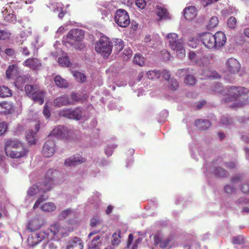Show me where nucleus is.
Masks as SVG:
<instances>
[{"instance_id":"ea45409f","label":"nucleus","mask_w":249,"mask_h":249,"mask_svg":"<svg viewBox=\"0 0 249 249\" xmlns=\"http://www.w3.org/2000/svg\"><path fill=\"white\" fill-rule=\"evenodd\" d=\"M132 54V51L129 48H125L123 52L122 58L124 60L127 61L128 60Z\"/></svg>"},{"instance_id":"774afa93","label":"nucleus","mask_w":249,"mask_h":249,"mask_svg":"<svg viewBox=\"0 0 249 249\" xmlns=\"http://www.w3.org/2000/svg\"><path fill=\"white\" fill-rule=\"evenodd\" d=\"M20 52L23 55H25L26 56H28L30 54V52H29V50L25 46H23V47H21Z\"/></svg>"},{"instance_id":"cd10ccee","label":"nucleus","mask_w":249,"mask_h":249,"mask_svg":"<svg viewBox=\"0 0 249 249\" xmlns=\"http://www.w3.org/2000/svg\"><path fill=\"white\" fill-rule=\"evenodd\" d=\"M54 81L56 85L59 88H67L68 84L67 81L61 77L59 75L55 76Z\"/></svg>"},{"instance_id":"393cba45","label":"nucleus","mask_w":249,"mask_h":249,"mask_svg":"<svg viewBox=\"0 0 249 249\" xmlns=\"http://www.w3.org/2000/svg\"><path fill=\"white\" fill-rule=\"evenodd\" d=\"M157 15L159 18L158 20L169 19V15L167 10L161 6L157 7Z\"/></svg>"},{"instance_id":"13d9d810","label":"nucleus","mask_w":249,"mask_h":249,"mask_svg":"<svg viewBox=\"0 0 249 249\" xmlns=\"http://www.w3.org/2000/svg\"><path fill=\"white\" fill-rule=\"evenodd\" d=\"M232 122V120L226 116H223L221 119V123L223 124L228 125Z\"/></svg>"},{"instance_id":"39448f33","label":"nucleus","mask_w":249,"mask_h":249,"mask_svg":"<svg viewBox=\"0 0 249 249\" xmlns=\"http://www.w3.org/2000/svg\"><path fill=\"white\" fill-rule=\"evenodd\" d=\"M112 47L110 40L105 36H101L95 45L96 52L104 57H108L112 52Z\"/></svg>"},{"instance_id":"ddd939ff","label":"nucleus","mask_w":249,"mask_h":249,"mask_svg":"<svg viewBox=\"0 0 249 249\" xmlns=\"http://www.w3.org/2000/svg\"><path fill=\"white\" fill-rule=\"evenodd\" d=\"M214 39L213 35L209 32L203 33L200 36V40L202 44L209 49H215Z\"/></svg>"},{"instance_id":"f8f14e48","label":"nucleus","mask_w":249,"mask_h":249,"mask_svg":"<svg viewBox=\"0 0 249 249\" xmlns=\"http://www.w3.org/2000/svg\"><path fill=\"white\" fill-rule=\"evenodd\" d=\"M206 172L208 173H212L214 176L219 177H225L228 175V172L225 169L218 167L215 163H211L206 168Z\"/></svg>"},{"instance_id":"9d476101","label":"nucleus","mask_w":249,"mask_h":249,"mask_svg":"<svg viewBox=\"0 0 249 249\" xmlns=\"http://www.w3.org/2000/svg\"><path fill=\"white\" fill-rule=\"evenodd\" d=\"M116 23L121 27H126L130 22L129 16L127 12L122 9L117 10L115 16Z\"/></svg>"},{"instance_id":"338daca9","label":"nucleus","mask_w":249,"mask_h":249,"mask_svg":"<svg viewBox=\"0 0 249 249\" xmlns=\"http://www.w3.org/2000/svg\"><path fill=\"white\" fill-rule=\"evenodd\" d=\"M43 114L46 118H49L50 116L51 113L46 106H44V109L43 110Z\"/></svg>"},{"instance_id":"58836bf2","label":"nucleus","mask_w":249,"mask_h":249,"mask_svg":"<svg viewBox=\"0 0 249 249\" xmlns=\"http://www.w3.org/2000/svg\"><path fill=\"white\" fill-rule=\"evenodd\" d=\"M196 80L195 77L194 75H191V74L187 75L185 77V79H184V82L187 85H195L196 83Z\"/></svg>"},{"instance_id":"7ed1b4c3","label":"nucleus","mask_w":249,"mask_h":249,"mask_svg":"<svg viewBox=\"0 0 249 249\" xmlns=\"http://www.w3.org/2000/svg\"><path fill=\"white\" fill-rule=\"evenodd\" d=\"M166 39L169 47L176 52L178 57L181 59L183 58L185 55V51L182 38H178L176 33H170L167 35Z\"/></svg>"},{"instance_id":"72a5a7b5","label":"nucleus","mask_w":249,"mask_h":249,"mask_svg":"<svg viewBox=\"0 0 249 249\" xmlns=\"http://www.w3.org/2000/svg\"><path fill=\"white\" fill-rule=\"evenodd\" d=\"M12 95V90L5 86L0 87V97L5 98Z\"/></svg>"},{"instance_id":"423d86ee","label":"nucleus","mask_w":249,"mask_h":249,"mask_svg":"<svg viewBox=\"0 0 249 249\" xmlns=\"http://www.w3.org/2000/svg\"><path fill=\"white\" fill-rule=\"evenodd\" d=\"M53 181L51 178H46L44 182H38L29 188L27 191L28 196H33L40 192L45 193L51 189Z\"/></svg>"},{"instance_id":"4be33fe9","label":"nucleus","mask_w":249,"mask_h":249,"mask_svg":"<svg viewBox=\"0 0 249 249\" xmlns=\"http://www.w3.org/2000/svg\"><path fill=\"white\" fill-rule=\"evenodd\" d=\"M184 15L186 19L192 20L194 19L197 15V11L196 7L190 6L186 8L184 11Z\"/></svg>"},{"instance_id":"864d4df0","label":"nucleus","mask_w":249,"mask_h":249,"mask_svg":"<svg viewBox=\"0 0 249 249\" xmlns=\"http://www.w3.org/2000/svg\"><path fill=\"white\" fill-rule=\"evenodd\" d=\"M10 34L4 30H0V40H5L8 38L10 36Z\"/></svg>"},{"instance_id":"e2e57ef3","label":"nucleus","mask_w":249,"mask_h":249,"mask_svg":"<svg viewBox=\"0 0 249 249\" xmlns=\"http://www.w3.org/2000/svg\"><path fill=\"white\" fill-rule=\"evenodd\" d=\"M242 179V178L241 176L237 175L232 178L231 181L233 184H236L241 181Z\"/></svg>"},{"instance_id":"4468645a","label":"nucleus","mask_w":249,"mask_h":249,"mask_svg":"<svg viewBox=\"0 0 249 249\" xmlns=\"http://www.w3.org/2000/svg\"><path fill=\"white\" fill-rule=\"evenodd\" d=\"M55 152V143L53 140H49L44 144L42 154L45 157H50Z\"/></svg>"},{"instance_id":"a211bd4d","label":"nucleus","mask_w":249,"mask_h":249,"mask_svg":"<svg viewBox=\"0 0 249 249\" xmlns=\"http://www.w3.org/2000/svg\"><path fill=\"white\" fill-rule=\"evenodd\" d=\"M46 233L43 231H39L36 233L35 237L33 236H29L28 238V243L30 246H34L40 242L45 237Z\"/></svg>"},{"instance_id":"e433bc0d","label":"nucleus","mask_w":249,"mask_h":249,"mask_svg":"<svg viewBox=\"0 0 249 249\" xmlns=\"http://www.w3.org/2000/svg\"><path fill=\"white\" fill-rule=\"evenodd\" d=\"M161 73L158 70L149 71L147 72V76L149 79H157L160 77Z\"/></svg>"},{"instance_id":"2f4dec72","label":"nucleus","mask_w":249,"mask_h":249,"mask_svg":"<svg viewBox=\"0 0 249 249\" xmlns=\"http://www.w3.org/2000/svg\"><path fill=\"white\" fill-rule=\"evenodd\" d=\"M41 209L42 211L46 212H51L56 209V206L53 203L46 202L41 205Z\"/></svg>"},{"instance_id":"1a4fd4ad","label":"nucleus","mask_w":249,"mask_h":249,"mask_svg":"<svg viewBox=\"0 0 249 249\" xmlns=\"http://www.w3.org/2000/svg\"><path fill=\"white\" fill-rule=\"evenodd\" d=\"M173 239V237L169 235L165 237L161 231L157 232L154 236V243L155 246H159L164 249L168 247Z\"/></svg>"},{"instance_id":"09e8293b","label":"nucleus","mask_w":249,"mask_h":249,"mask_svg":"<svg viewBox=\"0 0 249 249\" xmlns=\"http://www.w3.org/2000/svg\"><path fill=\"white\" fill-rule=\"evenodd\" d=\"M178 84L177 80L175 79H171L169 85V88L173 90H175L178 89Z\"/></svg>"},{"instance_id":"6e6552de","label":"nucleus","mask_w":249,"mask_h":249,"mask_svg":"<svg viewBox=\"0 0 249 249\" xmlns=\"http://www.w3.org/2000/svg\"><path fill=\"white\" fill-rule=\"evenodd\" d=\"M73 134V130L64 126H58L51 132L50 135L63 140H70Z\"/></svg>"},{"instance_id":"a19ab883","label":"nucleus","mask_w":249,"mask_h":249,"mask_svg":"<svg viewBox=\"0 0 249 249\" xmlns=\"http://www.w3.org/2000/svg\"><path fill=\"white\" fill-rule=\"evenodd\" d=\"M236 19L233 17H231L227 20V25L231 29H234L236 28Z\"/></svg>"},{"instance_id":"c756f323","label":"nucleus","mask_w":249,"mask_h":249,"mask_svg":"<svg viewBox=\"0 0 249 249\" xmlns=\"http://www.w3.org/2000/svg\"><path fill=\"white\" fill-rule=\"evenodd\" d=\"M38 89V87L36 85H27L25 87V92L30 98H31L32 96L34 95V93L36 92Z\"/></svg>"},{"instance_id":"5fc2aeb1","label":"nucleus","mask_w":249,"mask_h":249,"mask_svg":"<svg viewBox=\"0 0 249 249\" xmlns=\"http://www.w3.org/2000/svg\"><path fill=\"white\" fill-rule=\"evenodd\" d=\"M225 191L227 194H232L236 191V189L231 185H227L225 187Z\"/></svg>"},{"instance_id":"aec40b11","label":"nucleus","mask_w":249,"mask_h":249,"mask_svg":"<svg viewBox=\"0 0 249 249\" xmlns=\"http://www.w3.org/2000/svg\"><path fill=\"white\" fill-rule=\"evenodd\" d=\"M42 224V221L40 218H35L29 222L27 229L29 231L32 232L40 229Z\"/></svg>"},{"instance_id":"37998d69","label":"nucleus","mask_w":249,"mask_h":249,"mask_svg":"<svg viewBox=\"0 0 249 249\" xmlns=\"http://www.w3.org/2000/svg\"><path fill=\"white\" fill-rule=\"evenodd\" d=\"M58 63L62 67H69L70 64V62L68 59V57L64 56L59 58Z\"/></svg>"},{"instance_id":"7c9ffc66","label":"nucleus","mask_w":249,"mask_h":249,"mask_svg":"<svg viewBox=\"0 0 249 249\" xmlns=\"http://www.w3.org/2000/svg\"><path fill=\"white\" fill-rule=\"evenodd\" d=\"M101 245L100 236H96L89 246L88 249H99Z\"/></svg>"},{"instance_id":"052dcab7","label":"nucleus","mask_w":249,"mask_h":249,"mask_svg":"<svg viewBox=\"0 0 249 249\" xmlns=\"http://www.w3.org/2000/svg\"><path fill=\"white\" fill-rule=\"evenodd\" d=\"M162 76L165 79V80H169L170 76H171V74H170L169 71H168L166 70H164L162 71Z\"/></svg>"},{"instance_id":"f257e3e1","label":"nucleus","mask_w":249,"mask_h":249,"mask_svg":"<svg viewBox=\"0 0 249 249\" xmlns=\"http://www.w3.org/2000/svg\"><path fill=\"white\" fill-rule=\"evenodd\" d=\"M213 90L215 92L220 93L222 95L228 96L225 101V103H228L233 101L238 100L239 102L233 104L231 106L232 107H241L245 104L248 99V96L247 94L248 90L243 87H236L230 86L226 89H223L220 84H216Z\"/></svg>"},{"instance_id":"dca6fc26","label":"nucleus","mask_w":249,"mask_h":249,"mask_svg":"<svg viewBox=\"0 0 249 249\" xmlns=\"http://www.w3.org/2000/svg\"><path fill=\"white\" fill-rule=\"evenodd\" d=\"M85 160L80 155L76 154L66 159L65 161V165L66 166H73L78 164L85 162Z\"/></svg>"},{"instance_id":"0eeeda50","label":"nucleus","mask_w":249,"mask_h":249,"mask_svg":"<svg viewBox=\"0 0 249 249\" xmlns=\"http://www.w3.org/2000/svg\"><path fill=\"white\" fill-rule=\"evenodd\" d=\"M59 115L60 116L76 120L81 119L85 115L84 110L80 107H76L74 109L64 108L59 111Z\"/></svg>"},{"instance_id":"79ce46f5","label":"nucleus","mask_w":249,"mask_h":249,"mask_svg":"<svg viewBox=\"0 0 249 249\" xmlns=\"http://www.w3.org/2000/svg\"><path fill=\"white\" fill-rule=\"evenodd\" d=\"M218 23V19L216 17H213L211 18L208 23V28L211 29L216 27Z\"/></svg>"},{"instance_id":"a18cd8bd","label":"nucleus","mask_w":249,"mask_h":249,"mask_svg":"<svg viewBox=\"0 0 249 249\" xmlns=\"http://www.w3.org/2000/svg\"><path fill=\"white\" fill-rule=\"evenodd\" d=\"M232 242L234 244H243L245 243V239L243 236L238 235L232 238Z\"/></svg>"},{"instance_id":"f03ea898","label":"nucleus","mask_w":249,"mask_h":249,"mask_svg":"<svg viewBox=\"0 0 249 249\" xmlns=\"http://www.w3.org/2000/svg\"><path fill=\"white\" fill-rule=\"evenodd\" d=\"M6 155L11 158H19L25 156L27 152L23 144L17 140L8 139L4 143Z\"/></svg>"},{"instance_id":"9b49d317","label":"nucleus","mask_w":249,"mask_h":249,"mask_svg":"<svg viewBox=\"0 0 249 249\" xmlns=\"http://www.w3.org/2000/svg\"><path fill=\"white\" fill-rule=\"evenodd\" d=\"M72 229L70 227L61 228L58 224L56 223L51 225L47 230L46 232L48 235H50L51 237H53L59 233L64 236L65 234H67Z\"/></svg>"},{"instance_id":"f3484780","label":"nucleus","mask_w":249,"mask_h":249,"mask_svg":"<svg viewBox=\"0 0 249 249\" xmlns=\"http://www.w3.org/2000/svg\"><path fill=\"white\" fill-rule=\"evenodd\" d=\"M84 36V32L78 29H73L70 31L67 34L68 38L73 39L75 41H80Z\"/></svg>"},{"instance_id":"0e129e2a","label":"nucleus","mask_w":249,"mask_h":249,"mask_svg":"<svg viewBox=\"0 0 249 249\" xmlns=\"http://www.w3.org/2000/svg\"><path fill=\"white\" fill-rule=\"evenodd\" d=\"M210 74H207L208 78H218L220 77L218 73L215 71H211Z\"/></svg>"},{"instance_id":"6e6d98bb","label":"nucleus","mask_w":249,"mask_h":249,"mask_svg":"<svg viewBox=\"0 0 249 249\" xmlns=\"http://www.w3.org/2000/svg\"><path fill=\"white\" fill-rule=\"evenodd\" d=\"M70 99L71 102V103L70 105H73L74 104V102L79 101L80 99V98L79 96L77 95V94L75 93H72L71 94V98Z\"/></svg>"},{"instance_id":"f704fd0d","label":"nucleus","mask_w":249,"mask_h":249,"mask_svg":"<svg viewBox=\"0 0 249 249\" xmlns=\"http://www.w3.org/2000/svg\"><path fill=\"white\" fill-rule=\"evenodd\" d=\"M18 68L15 65H10L6 71V77L8 78H13V76L16 75Z\"/></svg>"},{"instance_id":"a878e982","label":"nucleus","mask_w":249,"mask_h":249,"mask_svg":"<svg viewBox=\"0 0 249 249\" xmlns=\"http://www.w3.org/2000/svg\"><path fill=\"white\" fill-rule=\"evenodd\" d=\"M24 65L31 69H36L40 67V63L37 58H28L24 61Z\"/></svg>"},{"instance_id":"c9c22d12","label":"nucleus","mask_w":249,"mask_h":249,"mask_svg":"<svg viewBox=\"0 0 249 249\" xmlns=\"http://www.w3.org/2000/svg\"><path fill=\"white\" fill-rule=\"evenodd\" d=\"M114 47L117 52L121 51L124 48V42L121 39L116 38L113 40Z\"/></svg>"},{"instance_id":"5701e85b","label":"nucleus","mask_w":249,"mask_h":249,"mask_svg":"<svg viewBox=\"0 0 249 249\" xmlns=\"http://www.w3.org/2000/svg\"><path fill=\"white\" fill-rule=\"evenodd\" d=\"M14 111V107L12 104L9 102H3L0 103V114H11Z\"/></svg>"},{"instance_id":"69168bd1","label":"nucleus","mask_w":249,"mask_h":249,"mask_svg":"<svg viewBox=\"0 0 249 249\" xmlns=\"http://www.w3.org/2000/svg\"><path fill=\"white\" fill-rule=\"evenodd\" d=\"M196 39L194 37H190L189 41V45L192 48H196L197 44L196 43Z\"/></svg>"},{"instance_id":"3c124183","label":"nucleus","mask_w":249,"mask_h":249,"mask_svg":"<svg viewBox=\"0 0 249 249\" xmlns=\"http://www.w3.org/2000/svg\"><path fill=\"white\" fill-rule=\"evenodd\" d=\"M117 145H108L107 148L105 149V153L107 156L111 155L112 153V150L117 147Z\"/></svg>"},{"instance_id":"6ab92c4d","label":"nucleus","mask_w":249,"mask_h":249,"mask_svg":"<svg viewBox=\"0 0 249 249\" xmlns=\"http://www.w3.org/2000/svg\"><path fill=\"white\" fill-rule=\"evenodd\" d=\"M71 103L70 99L67 95H63L55 99L53 101L54 106L60 107L63 106H67Z\"/></svg>"},{"instance_id":"de8ad7c7","label":"nucleus","mask_w":249,"mask_h":249,"mask_svg":"<svg viewBox=\"0 0 249 249\" xmlns=\"http://www.w3.org/2000/svg\"><path fill=\"white\" fill-rule=\"evenodd\" d=\"M73 76L76 78L79 82H84L86 79V76L80 72H75L73 73Z\"/></svg>"},{"instance_id":"4c0bfd02","label":"nucleus","mask_w":249,"mask_h":249,"mask_svg":"<svg viewBox=\"0 0 249 249\" xmlns=\"http://www.w3.org/2000/svg\"><path fill=\"white\" fill-rule=\"evenodd\" d=\"M133 62L140 66H142L144 64V58L139 54H136L133 58Z\"/></svg>"},{"instance_id":"8fccbe9b","label":"nucleus","mask_w":249,"mask_h":249,"mask_svg":"<svg viewBox=\"0 0 249 249\" xmlns=\"http://www.w3.org/2000/svg\"><path fill=\"white\" fill-rule=\"evenodd\" d=\"M236 203L242 205L249 204V199L247 197H241L236 201Z\"/></svg>"},{"instance_id":"bb28decb","label":"nucleus","mask_w":249,"mask_h":249,"mask_svg":"<svg viewBox=\"0 0 249 249\" xmlns=\"http://www.w3.org/2000/svg\"><path fill=\"white\" fill-rule=\"evenodd\" d=\"M75 213L74 211L71 208H68L62 211L58 214V216L59 219L62 220L66 218L75 216Z\"/></svg>"},{"instance_id":"2eb2a0df","label":"nucleus","mask_w":249,"mask_h":249,"mask_svg":"<svg viewBox=\"0 0 249 249\" xmlns=\"http://www.w3.org/2000/svg\"><path fill=\"white\" fill-rule=\"evenodd\" d=\"M213 36L214 37V43L215 49H219L225 44L227 38L223 32L221 31L217 32L213 35Z\"/></svg>"},{"instance_id":"49530a36","label":"nucleus","mask_w":249,"mask_h":249,"mask_svg":"<svg viewBox=\"0 0 249 249\" xmlns=\"http://www.w3.org/2000/svg\"><path fill=\"white\" fill-rule=\"evenodd\" d=\"M120 235L119 233L115 232L112 236V244L113 245H118L120 242Z\"/></svg>"},{"instance_id":"c85d7f7f","label":"nucleus","mask_w":249,"mask_h":249,"mask_svg":"<svg viewBox=\"0 0 249 249\" xmlns=\"http://www.w3.org/2000/svg\"><path fill=\"white\" fill-rule=\"evenodd\" d=\"M196 125L198 129L204 130L210 126L211 123L208 120H198L196 122Z\"/></svg>"},{"instance_id":"473e14b6","label":"nucleus","mask_w":249,"mask_h":249,"mask_svg":"<svg viewBox=\"0 0 249 249\" xmlns=\"http://www.w3.org/2000/svg\"><path fill=\"white\" fill-rule=\"evenodd\" d=\"M36 132H34L32 130H29L27 132L26 135V139L28 143L30 145L34 144L36 143L35 135Z\"/></svg>"},{"instance_id":"bf43d9fd","label":"nucleus","mask_w":249,"mask_h":249,"mask_svg":"<svg viewBox=\"0 0 249 249\" xmlns=\"http://www.w3.org/2000/svg\"><path fill=\"white\" fill-rule=\"evenodd\" d=\"M241 190L244 193L249 192V183L247 182L244 183L241 187Z\"/></svg>"},{"instance_id":"680f3d73","label":"nucleus","mask_w":249,"mask_h":249,"mask_svg":"<svg viewBox=\"0 0 249 249\" xmlns=\"http://www.w3.org/2000/svg\"><path fill=\"white\" fill-rule=\"evenodd\" d=\"M7 129V125L4 122L0 123V136L2 135Z\"/></svg>"},{"instance_id":"20e7f679","label":"nucleus","mask_w":249,"mask_h":249,"mask_svg":"<svg viewBox=\"0 0 249 249\" xmlns=\"http://www.w3.org/2000/svg\"><path fill=\"white\" fill-rule=\"evenodd\" d=\"M225 68L229 73L225 75L224 79L229 83H232L235 80V75L241 69L240 64L236 59L230 58L226 62Z\"/></svg>"},{"instance_id":"412c9836","label":"nucleus","mask_w":249,"mask_h":249,"mask_svg":"<svg viewBox=\"0 0 249 249\" xmlns=\"http://www.w3.org/2000/svg\"><path fill=\"white\" fill-rule=\"evenodd\" d=\"M83 243L81 239L74 237L68 245L66 249H83Z\"/></svg>"},{"instance_id":"b1692460","label":"nucleus","mask_w":249,"mask_h":249,"mask_svg":"<svg viewBox=\"0 0 249 249\" xmlns=\"http://www.w3.org/2000/svg\"><path fill=\"white\" fill-rule=\"evenodd\" d=\"M45 93L43 90L38 89L33 96H32L31 99L34 102L42 105L44 103V99Z\"/></svg>"},{"instance_id":"4d7b16f0","label":"nucleus","mask_w":249,"mask_h":249,"mask_svg":"<svg viewBox=\"0 0 249 249\" xmlns=\"http://www.w3.org/2000/svg\"><path fill=\"white\" fill-rule=\"evenodd\" d=\"M136 5L141 9H143L146 5V2L144 0H136Z\"/></svg>"},{"instance_id":"603ef678","label":"nucleus","mask_w":249,"mask_h":249,"mask_svg":"<svg viewBox=\"0 0 249 249\" xmlns=\"http://www.w3.org/2000/svg\"><path fill=\"white\" fill-rule=\"evenodd\" d=\"M101 224V221L97 218H92L90 220V225L91 227H96Z\"/></svg>"},{"instance_id":"c03bdc74","label":"nucleus","mask_w":249,"mask_h":249,"mask_svg":"<svg viewBox=\"0 0 249 249\" xmlns=\"http://www.w3.org/2000/svg\"><path fill=\"white\" fill-rule=\"evenodd\" d=\"M48 198V196L44 195H40L39 197L37 198V199L36 200V202H35L34 206H33V209H36L39 206V205L40 204V203L47 200Z\"/></svg>"}]
</instances>
